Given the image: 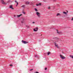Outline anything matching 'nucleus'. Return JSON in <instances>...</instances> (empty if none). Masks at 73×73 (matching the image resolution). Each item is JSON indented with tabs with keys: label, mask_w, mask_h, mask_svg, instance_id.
Here are the masks:
<instances>
[{
	"label": "nucleus",
	"mask_w": 73,
	"mask_h": 73,
	"mask_svg": "<svg viewBox=\"0 0 73 73\" xmlns=\"http://www.w3.org/2000/svg\"><path fill=\"white\" fill-rule=\"evenodd\" d=\"M36 15L37 16L38 18H40L41 17L40 13H39L38 12H36Z\"/></svg>",
	"instance_id": "1"
},
{
	"label": "nucleus",
	"mask_w": 73,
	"mask_h": 73,
	"mask_svg": "<svg viewBox=\"0 0 73 73\" xmlns=\"http://www.w3.org/2000/svg\"><path fill=\"white\" fill-rule=\"evenodd\" d=\"M60 57L61 59L64 60V59H65V57L63 56L62 55H60Z\"/></svg>",
	"instance_id": "2"
},
{
	"label": "nucleus",
	"mask_w": 73,
	"mask_h": 73,
	"mask_svg": "<svg viewBox=\"0 0 73 73\" xmlns=\"http://www.w3.org/2000/svg\"><path fill=\"white\" fill-rule=\"evenodd\" d=\"M22 42H23V44H28V42H27L26 41H24L23 40H22Z\"/></svg>",
	"instance_id": "3"
},
{
	"label": "nucleus",
	"mask_w": 73,
	"mask_h": 73,
	"mask_svg": "<svg viewBox=\"0 0 73 73\" xmlns=\"http://www.w3.org/2000/svg\"><path fill=\"white\" fill-rule=\"evenodd\" d=\"M1 1V3L5 5V4H7V3H5L4 2V0H2Z\"/></svg>",
	"instance_id": "4"
},
{
	"label": "nucleus",
	"mask_w": 73,
	"mask_h": 73,
	"mask_svg": "<svg viewBox=\"0 0 73 73\" xmlns=\"http://www.w3.org/2000/svg\"><path fill=\"white\" fill-rule=\"evenodd\" d=\"M38 29V27H36V28L34 29V31H35V32H36L37 31Z\"/></svg>",
	"instance_id": "5"
},
{
	"label": "nucleus",
	"mask_w": 73,
	"mask_h": 73,
	"mask_svg": "<svg viewBox=\"0 0 73 73\" xmlns=\"http://www.w3.org/2000/svg\"><path fill=\"white\" fill-rule=\"evenodd\" d=\"M53 39H54V40H57V41H58V38L57 37H55V38H54Z\"/></svg>",
	"instance_id": "6"
},
{
	"label": "nucleus",
	"mask_w": 73,
	"mask_h": 73,
	"mask_svg": "<svg viewBox=\"0 0 73 73\" xmlns=\"http://www.w3.org/2000/svg\"><path fill=\"white\" fill-rule=\"evenodd\" d=\"M54 44L55 46L57 47V48H59V47H58V45L56 44V43L55 42L54 43Z\"/></svg>",
	"instance_id": "7"
},
{
	"label": "nucleus",
	"mask_w": 73,
	"mask_h": 73,
	"mask_svg": "<svg viewBox=\"0 0 73 73\" xmlns=\"http://www.w3.org/2000/svg\"><path fill=\"white\" fill-rule=\"evenodd\" d=\"M15 2L16 3H17V5H16V7H17L18 5L19 4V3H18V2L17 1H15Z\"/></svg>",
	"instance_id": "8"
},
{
	"label": "nucleus",
	"mask_w": 73,
	"mask_h": 73,
	"mask_svg": "<svg viewBox=\"0 0 73 73\" xmlns=\"http://www.w3.org/2000/svg\"><path fill=\"white\" fill-rule=\"evenodd\" d=\"M13 7V6L12 5H10V8H11V9H14Z\"/></svg>",
	"instance_id": "9"
},
{
	"label": "nucleus",
	"mask_w": 73,
	"mask_h": 73,
	"mask_svg": "<svg viewBox=\"0 0 73 73\" xmlns=\"http://www.w3.org/2000/svg\"><path fill=\"white\" fill-rule=\"evenodd\" d=\"M29 3H30V2L29 1H27L26 2V4H29Z\"/></svg>",
	"instance_id": "10"
},
{
	"label": "nucleus",
	"mask_w": 73,
	"mask_h": 73,
	"mask_svg": "<svg viewBox=\"0 0 73 73\" xmlns=\"http://www.w3.org/2000/svg\"><path fill=\"white\" fill-rule=\"evenodd\" d=\"M22 16V14H20L19 15H17V17H20V16Z\"/></svg>",
	"instance_id": "11"
},
{
	"label": "nucleus",
	"mask_w": 73,
	"mask_h": 73,
	"mask_svg": "<svg viewBox=\"0 0 73 73\" xmlns=\"http://www.w3.org/2000/svg\"><path fill=\"white\" fill-rule=\"evenodd\" d=\"M35 11H36V12H37V11H38L37 9L36 8H35Z\"/></svg>",
	"instance_id": "12"
},
{
	"label": "nucleus",
	"mask_w": 73,
	"mask_h": 73,
	"mask_svg": "<svg viewBox=\"0 0 73 73\" xmlns=\"http://www.w3.org/2000/svg\"><path fill=\"white\" fill-rule=\"evenodd\" d=\"M50 54V52H48L47 53V54L48 56V55H49Z\"/></svg>",
	"instance_id": "13"
},
{
	"label": "nucleus",
	"mask_w": 73,
	"mask_h": 73,
	"mask_svg": "<svg viewBox=\"0 0 73 73\" xmlns=\"http://www.w3.org/2000/svg\"><path fill=\"white\" fill-rule=\"evenodd\" d=\"M70 57H71V58H73V56H72V55H70Z\"/></svg>",
	"instance_id": "14"
},
{
	"label": "nucleus",
	"mask_w": 73,
	"mask_h": 73,
	"mask_svg": "<svg viewBox=\"0 0 73 73\" xmlns=\"http://www.w3.org/2000/svg\"><path fill=\"white\" fill-rule=\"evenodd\" d=\"M60 15V13H58L57 14V15H56V16H58V15Z\"/></svg>",
	"instance_id": "15"
},
{
	"label": "nucleus",
	"mask_w": 73,
	"mask_h": 73,
	"mask_svg": "<svg viewBox=\"0 0 73 73\" xmlns=\"http://www.w3.org/2000/svg\"><path fill=\"white\" fill-rule=\"evenodd\" d=\"M56 31H57V33H58V34H59L60 33H59V32H58V30H56Z\"/></svg>",
	"instance_id": "16"
},
{
	"label": "nucleus",
	"mask_w": 73,
	"mask_h": 73,
	"mask_svg": "<svg viewBox=\"0 0 73 73\" xmlns=\"http://www.w3.org/2000/svg\"><path fill=\"white\" fill-rule=\"evenodd\" d=\"M21 7H23V8H24L25 7V5H23L21 6Z\"/></svg>",
	"instance_id": "17"
},
{
	"label": "nucleus",
	"mask_w": 73,
	"mask_h": 73,
	"mask_svg": "<svg viewBox=\"0 0 73 73\" xmlns=\"http://www.w3.org/2000/svg\"><path fill=\"white\" fill-rule=\"evenodd\" d=\"M63 13H64V14H66V13H66V12L64 11L63 12Z\"/></svg>",
	"instance_id": "18"
},
{
	"label": "nucleus",
	"mask_w": 73,
	"mask_h": 73,
	"mask_svg": "<svg viewBox=\"0 0 73 73\" xmlns=\"http://www.w3.org/2000/svg\"><path fill=\"white\" fill-rule=\"evenodd\" d=\"M23 14H24V15H25V12L23 11Z\"/></svg>",
	"instance_id": "19"
},
{
	"label": "nucleus",
	"mask_w": 73,
	"mask_h": 73,
	"mask_svg": "<svg viewBox=\"0 0 73 73\" xmlns=\"http://www.w3.org/2000/svg\"><path fill=\"white\" fill-rule=\"evenodd\" d=\"M38 4L39 5H41V3H39Z\"/></svg>",
	"instance_id": "20"
},
{
	"label": "nucleus",
	"mask_w": 73,
	"mask_h": 73,
	"mask_svg": "<svg viewBox=\"0 0 73 73\" xmlns=\"http://www.w3.org/2000/svg\"><path fill=\"white\" fill-rule=\"evenodd\" d=\"M33 70V69H31L30 70V71H31L32 70Z\"/></svg>",
	"instance_id": "21"
},
{
	"label": "nucleus",
	"mask_w": 73,
	"mask_h": 73,
	"mask_svg": "<svg viewBox=\"0 0 73 73\" xmlns=\"http://www.w3.org/2000/svg\"><path fill=\"white\" fill-rule=\"evenodd\" d=\"M10 66H13V65L12 64H10Z\"/></svg>",
	"instance_id": "22"
},
{
	"label": "nucleus",
	"mask_w": 73,
	"mask_h": 73,
	"mask_svg": "<svg viewBox=\"0 0 73 73\" xmlns=\"http://www.w3.org/2000/svg\"><path fill=\"white\" fill-rule=\"evenodd\" d=\"M24 23V21H21V23Z\"/></svg>",
	"instance_id": "23"
},
{
	"label": "nucleus",
	"mask_w": 73,
	"mask_h": 73,
	"mask_svg": "<svg viewBox=\"0 0 73 73\" xmlns=\"http://www.w3.org/2000/svg\"><path fill=\"white\" fill-rule=\"evenodd\" d=\"M36 5V6H38V5H38V4H37Z\"/></svg>",
	"instance_id": "24"
},
{
	"label": "nucleus",
	"mask_w": 73,
	"mask_h": 73,
	"mask_svg": "<svg viewBox=\"0 0 73 73\" xmlns=\"http://www.w3.org/2000/svg\"><path fill=\"white\" fill-rule=\"evenodd\" d=\"M47 69V68H46L45 69V70H46Z\"/></svg>",
	"instance_id": "25"
},
{
	"label": "nucleus",
	"mask_w": 73,
	"mask_h": 73,
	"mask_svg": "<svg viewBox=\"0 0 73 73\" xmlns=\"http://www.w3.org/2000/svg\"><path fill=\"white\" fill-rule=\"evenodd\" d=\"M50 7H48V9H50Z\"/></svg>",
	"instance_id": "26"
},
{
	"label": "nucleus",
	"mask_w": 73,
	"mask_h": 73,
	"mask_svg": "<svg viewBox=\"0 0 73 73\" xmlns=\"http://www.w3.org/2000/svg\"><path fill=\"white\" fill-rule=\"evenodd\" d=\"M71 20L72 21H73V18H72V19H71Z\"/></svg>",
	"instance_id": "27"
},
{
	"label": "nucleus",
	"mask_w": 73,
	"mask_h": 73,
	"mask_svg": "<svg viewBox=\"0 0 73 73\" xmlns=\"http://www.w3.org/2000/svg\"><path fill=\"white\" fill-rule=\"evenodd\" d=\"M33 24H35V22H33Z\"/></svg>",
	"instance_id": "28"
},
{
	"label": "nucleus",
	"mask_w": 73,
	"mask_h": 73,
	"mask_svg": "<svg viewBox=\"0 0 73 73\" xmlns=\"http://www.w3.org/2000/svg\"><path fill=\"white\" fill-rule=\"evenodd\" d=\"M36 73H38V72H36Z\"/></svg>",
	"instance_id": "29"
},
{
	"label": "nucleus",
	"mask_w": 73,
	"mask_h": 73,
	"mask_svg": "<svg viewBox=\"0 0 73 73\" xmlns=\"http://www.w3.org/2000/svg\"><path fill=\"white\" fill-rule=\"evenodd\" d=\"M14 17H16V15H14Z\"/></svg>",
	"instance_id": "30"
}]
</instances>
